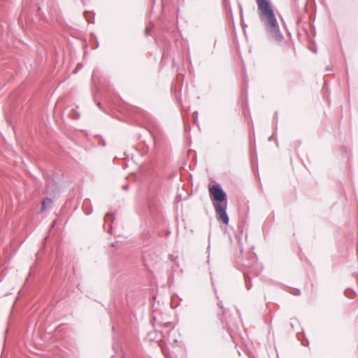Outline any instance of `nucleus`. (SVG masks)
Segmentation results:
<instances>
[{
	"label": "nucleus",
	"mask_w": 358,
	"mask_h": 358,
	"mask_svg": "<svg viewBox=\"0 0 358 358\" xmlns=\"http://www.w3.org/2000/svg\"><path fill=\"white\" fill-rule=\"evenodd\" d=\"M256 2L260 20L264 24L267 34L272 39L281 42L284 38L280 33L277 19L269 1L268 0H256Z\"/></svg>",
	"instance_id": "1"
},
{
	"label": "nucleus",
	"mask_w": 358,
	"mask_h": 358,
	"mask_svg": "<svg viewBox=\"0 0 358 358\" xmlns=\"http://www.w3.org/2000/svg\"><path fill=\"white\" fill-rule=\"evenodd\" d=\"M209 193L217 220L227 225L229 219L227 213V196L226 192L221 185H213L209 187Z\"/></svg>",
	"instance_id": "2"
},
{
	"label": "nucleus",
	"mask_w": 358,
	"mask_h": 358,
	"mask_svg": "<svg viewBox=\"0 0 358 358\" xmlns=\"http://www.w3.org/2000/svg\"><path fill=\"white\" fill-rule=\"evenodd\" d=\"M158 325H159V327H162L163 329L166 330V333L168 334L175 327V325L173 324V322H169V321L164 322H158Z\"/></svg>",
	"instance_id": "3"
},
{
	"label": "nucleus",
	"mask_w": 358,
	"mask_h": 358,
	"mask_svg": "<svg viewBox=\"0 0 358 358\" xmlns=\"http://www.w3.org/2000/svg\"><path fill=\"white\" fill-rule=\"evenodd\" d=\"M52 203L53 201L51 199L48 197L45 198L41 203V212H43L47 208L50 207L52 205Z\"/></svg>",
	"instance_id": "4"
},
{
	"label": "nucleus",
	"mask_w": 358,
	"mask_h": 358,
	"mask_svg": "<svg viewBox=\"0 0 358 358\" xmlns=\"http://www.w3.org/2000/svg\"><path fill=\"white\" fill-rule=\"evenodd\" d=\"M345 294L348 298L353 299L355 296V292L351 289H348L345 290Z\"/></svg>",
	"instance_id": "5"
},
{
	"label": "nucleus",
	"mask_w": 358,
	"mask_h": 358,
	"mask_svg": "<svg viewBox=\"0 0 358 358\" xmlns=\"http://www.w3.org/2000/svg\"><path fill=\"white\" fill-rule=\"evenodd\" d=\"M69 116L72 119L77 120L79 118L80 114L76 110H72L71 113L69 114Z\"/></svg>",
	"instance_id": "6"
},
{
	"label": "nucleus",
	"mask_w": 358,
	"mask_h": 358,
	"mask_svg": "<svg viewBox=\"0 0 358 358\" xmlns=\"http://www.w3.org/2000/svg\"><path fill=\"white\" fill-rule=\"evenodd\" d=\"M294 295L299 296L301 294V291L298 289H294V291L292 292Z\"/></svg>",
	"instance_id": "7"
},
{
	"label": "nucleus",
	"mask_w": 358,
	"mask_h": 358,
	"mask_svg": "<svg viewBox=\"0 0 358 358\" xmlns=\"http://www.w3.org/2000/svg\"><path fill=\"white\" fill-rule=\"evenodd\" d=\"M99 144L102 145V146H105L106 145V142H105V141L101 137H100V141H99Z\"/></svg>",
	"instance_id": "8"
},
{
	"label": "nucleus",
	"mask_w": 358,
	"mask_h": 358,
	"mask_svg": "<svg viewBox=\"0 0 358 358\" xmlns=\"http://www.w3.org/2000/svg\"><path fill=\"white\" fill-rule=\"evenodd\" d=\"M109 217H113V218H112V221H113V219H114V215L113 214H110V213H108L106 214V218H108Z\"/></svg>",
	"instance_id": "9"
},
{
	"label": "nucleus",
	"mask_w": 358,
	"mask_h": 358,
	"mask_svg": "<svg viewBox=\"0 0 358 358\" xmlns=\"http://www.w3.org/2000/svg\"><path fill=\"white\" fill-rule=\"evenodd\" d=\"M193 116H194V117L195 119H197V117H198V113H197L196 111H194V112L193 113Z\"/></svg>",
	"instance_id": "10"
},
{
	"label": "nucleus",
	"mask_w": 358,
	"mask_h": 358,
	"mask_svg": "<svg viewBox=\"0 0 358 358\" xmlns=\"http://www.w3.org/2000/svg\"><path fill=\"white\" fill-rule=\"evenodd\" d=\"M217 306L220 308H223V306H222V301H220L217 303Z\"/></svg>",
	"instance_id": "11"
},
{
	"label": "nucleus",
	"mask_w": 358,
	"mask_h": 358,
	"mask_svg": "<svg viewBox=\"0 0 358 358\" xmlns=\"http://www.w3.org/2000/svg\"><path fill=\"white\" fill-rule=\"evenodd\" d=\"M145 32H146V34H147V35H148V34H149V28H147V29H146Z\"/></svg>",
	"instance_id": "12"
},
{
	"label": "nucleus",
	"mask_w": 358,
	"mask_h": 358,
	"mask_svg": "<svg viewBox=\"0 0 358 358\" xmlns=\"http://www.w3.org/2000/svg\"><path fill=\"white\" fill-rule=\"evenodd\" d=\"M246 286H247V289H250V285H248V284H247V285H246Z\"/></svg>",
	"instance_id": "13"
},
{
	"label": "nucleus",
	"mask_w": 358,
	"mask_h": 358,
	"mask_svg": "<svg viewBox=\"0 0 358 358\" xmlns=\"http://www.w3.org/2000/svg\"><path fill=\"white\" fill-rule=\"evenodd\" d=\"M124 189H127V186H124Z\"/></svg>",
	"instance_id": "14"
},
{
	"label": "nucleus",
	"mask_w": 358,
	"mask_h": 358,
	"mask_svg": "<svg viewBox=\"0 0 358 358\" xmlns=\"http://www.w3.org/2000/svg\"><path fill=\"white\" fill-rule=\"evenodd\" d=\"M357 252H358V246H357Z\"/></svg>",
	"instance_id": "15"
}]
</instances>
